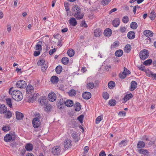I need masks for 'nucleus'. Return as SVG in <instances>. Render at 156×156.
Instances as JSON below:
<instances>
[{
  "label": "nucleus",
  "mask_w": 156,
  "mask_h": 156,
  "mask_svg": "<svg viewBox=\"0 0 156 156\" xmlns=\"http://www.w3.org/2000/svg\"><path fill=\"white\" fill-rule=\"evenodd\" d=\"M12 88H11L9 89V93L11 95L12 98L17 101L21 100L23 98L21 92L17 90H12Z\"/></svg>",
  "instance_id": "obj_1"
},
{
  "label": "nucleus",
  "mask_w": 156,
  "mask_h": 156,
  "mask_svg": "<svg viewBox=\"0 0 156 156\" xmlns=\"http://www.w3.org/2000/svg\"><path fill=\"white\" fill-rule=\"evenodd\" d=\"M36 117L33 119L32 120L33 125L34 128H37L40 126L41 122L40 119L41 118V115L38 113L36 115Z\"/></svg>",
  "instance_id": "obj_2"
},
{
  "label": "nucleus",
  "mask_w": 156,
  "mask_h": 156,
  "mask_svg": "<svg viewBox=\"0 0 156 156\" xmlns=\"http://www.w3.org/2000/svg\"><path fill=\"white\" fill-rule=\"evenodd\" d=\"M16 137V135L15 133H10L6 134L4 137V140L6 142L13 141Z\"/></svg>",
  "instance_id": "obj_3"
},
{
  "label": "nucleus",
  "mask_w": 156,
  "mask_h": 156,
  "mask_svg": "<svg viewBox=\"0 0 156 156\" xmlns=\"http://www.w3.org/2000/svg\"><path fill=\"white\" fill-rule=\"evenodd\" d=\"M52 150V154L55 156H58L61 154V148L59 146H56L53 147Z\"/></svg>",
  "instance_id": "obj_4"
},
{
  "label": "nucleus",
  "mask_w": 156,
  "mask_h": 156,
  "mask_svg": "<svg viewBox=\"0 0 156 156\" xmlns=\"http://www.w3.org/2000/svg\"><path fill=\"white\" fill-rule=\"evenodd\" d=\"M140 58L144 60L149 56V52L147 50L144 49L141 51L139 53Z\"/></svg>",
  "instance_id": "obj_5"
},
{
  "label": "nucleus",
  "mask_w": 156,
  "mask_h": 156,
  "mask_svg": "<svg viewBox=\"0 0 156 156\" xmlns=\"http://www.w3.org/2000/svg\"><path fill=\"white\" fill-rule=\"evenodd\" d=\"M124 71L122 73L119 74V77L121 79L125 78L127 75L130 74V72L129 70L125 68H124Z\"/></svg>",
  "instance_id": "obj_6"
},
{
  "label": "nucleus",
  "mask_w": 156,
  "mask_h": 156,
  "mask_svg": "<svg viewBox=\"0 0 156 156\" xmlns=\"http://www.w3.org/2000/svg\"><path fill=\"white\" fill-rule=\"evenodd\" d=\"M16 86L18 88H24L26 87L27 86V83L24 81L20 80L17 82Z\"/></svg>",
  "instance_id": "obj_7"
},
{
  "label": "nucleus",
  "mask_w": 156,
  "mask_h": 156,
  "mask_svg": "<svg viewBox=\"0 0 156 156\" xmlns=\"http://www.w3.org/2000/svg\"><path fill=\"white\" fill-rule=\"evenodd\" d=\"M48 98L50 101L53 102L56 100V96L55 94L54 93L51 92L48 94Z\"/></svg>",
  "instance_id": "obj_8"
},
{
  "label": "nucleus",
  "mask_w": 156,
  "mask_h": 156,
  "mask_svg": "<svg viewBox=\"0 0 156 156\" xmlns=\"http://www.w3.org/2000/svg\"><path fill=\"white\" fill-rule=\"evenodd\" d=\"M71 141L70 139H67L65 140L64 142V147L66 150L70 147L72 146Z\"/></svg>",
  "instance_id": "obj_9"
},
{
  "label": "nucleus",
  "mask_w": 156,
  "mask_h": 156,
  "mask_svg": "<svg viewBox=\"0 0 156 156\" xmlns=\"http://www.w3.org/2000/svg\"><path fill=\"white\" fill-rule=\"evenodd\" d=\"M84 15V14L81 12L80 10V11L75 12L74 13V16L77 20H80L83 18Z\"/></svg>",
  "instance_id": "obj_10"
},
{
  "label": "nucleus",
  "mask_w": 156,
  "mask_h": 156,
  "mask_svg": "<svg viewBox=\"0 0 156 156\" xmlns=\"http://www.w3.org/2000/svg\"><path fill=\"white\" fill-rule=\"evenodd\" d=\"M145 72L147 76L154 78L155 79H156V74L154 73L149 70L146 71Z\"/></svg>",
  "instance_id": "obj_11"
},
{
  "label": "nucleus",
  "mask_w": 156,
  "mask_h": 156,
  "mask_svg": "<svg viewBox=\"0 0 156 156\" xmlns=\"http://www.w3.org/2000/svg\"><path fill=\"white\" fill-rule=\"evenodd\" d=\"M39 101L40 103L42 106H45L47 104V100L44 97L41 98Z\"/></svg>",
  "instance_id": "obj_12"
},
{
  "label": "nucleus",
  "mask_w": 156,
  "mask_h": 156,
  "mask_svg": "<svg viewBox=\"0 0 156 156\" xmlns=\"http://www.w3.org/2000/svg\"><path fill=\"white\" fill-rule=\"evenodd\" d=\"M131 85L130 90L131 91H133L137 87V83L135 81H132L131 82Z\"/></svg>",
  "instance_id": "obj_13"
},
{
  "label": "nucleus",
  "mask_w": 156,
  "mask_h": 156,
  "mask_svg": "<svg viewBox=\"0 0 156 156\" xmlns=\"http://www.w3.org/2000/svg\"><path fill=\"white\" fill-rule=\"evenodd\" d=\"M7 111V107L4 105H0V113L4 114Z\"/></svg>",
  "instance_id": "obj_14"
},
{
  "label": "nucleus",
  "mask_w": 156,
  "mask_h": 156,
  "mask_svg": "<svg viewBox=\"0 0 156 156\" xmlns=\"http://www.w3.org/2000/svg\"><path fill=\"white\" fill-rule=\"evenodd\" d=\"M82 97L85 99H89L91 97V94L90 93L88 92H85L82 94Z\"/></svg>",
  "instance_id": "obj_15"
},
{
  "label": "nucleus",
  "mask_w": 156,
  "mask_h": 156,
  "mask_svg": "<svg viewBox=\"0 0 156 156\" xmlns=\"http://www.w3.org/2000/svg\"><path fill=\"white\" fill-rule=\"evenodd\" d=\"M69 22L70 24L73 26H75L77 24V22L76 19L73 17L70 18L69 20Z\"/></svg>",
  "instance_id": "obj_16"
},
{
  "label": "nucleus",
  "mask_w": 156,
  "mask_h": 156,
  "mask_svg": "<svg viewBox=\"0 0 156 156\" xmlns=\"http://www.w3.org/2000/svg\"><path fill=\"white\" fill-rule=\"evenodd\" d=\"M26 93L27 94H30L34 92V89L33 87L31 85H28L26 89Z\"/></svg>",
  "instance_id": "obj_17"
},
{
  "label": "nucleus",
  "mask_w": 156,
  "mask_h": 156,
  "mask_svg": "<svg viewBox=\"0 0 156 156\" xmlns=\"http://www.w3.org/2000/svg\"><path fill=\"white\" fill-rule=\"evenodd\" d=\"M16 118L17 119L20 120L23 119L24 117L23 113L19 112H16Z\"/></svg>",
  "instance_id": "obj_18"
},
{
  "label": "nucleus",
  "mask_w": 156,
  "mask_h": 156,
  "mask_svg": "<svg viewBox=\"0 0 156 156\" xmlns=\"http://www.w3.org/2000/svg\"><path fill=\"white\" fill-rule=\"evenodd\" d=\"M112 31L111 29L108 28L106 29L104 31V34L106 36H109L112 34Z\"/></svg>",
  "instance_id": "obj_19"
},
{
  "label": "nucleus",
  "mask_w": 156,
  "mask_h": 156,
  "mask_svg": "<svg viewBox=\"0 0 156 156\" xmlns=\"http://www.w3.org/2000/svg\"><path fill=\"white\" fill-rule=\"evenodd\" d=\"M135 36V33L133 31H129L128 33L127 37L130 39H133Z\"/></svg>",
  "instance_id": "obj_20"
},
{
  "label": "nucleus",
  "mask_w": 156,
  "mask_h": 156,
  "mask_svg": "<svg viewBox=\"0 0 156 156\" xmlns=\"http://www.w3.org/2000/svg\"><path fill=\"white\" fill-rule=\"evenodd\" d=\"M144 34L146 36L148 37H151L153 36V32L148 30H146L144 31Z\"/></svg>",
  "instance_id": "obj_21"
},
{
  "label": "nucleus",
  "mask_w": 156,
  "mask_h": 156,
  "mask_svg": "<svg viewBox=\"0 0 156 156\" xmlns=\"http://www.w3.org/2000/svg\"><path fill=\"white\" fill-rule=\"evenodd\" d=\"M120 22V20L119 18H115L113 21V25L114 27H117L119 25Z\"/></svg>",
  "instance_id": "obj_22"
},
{
  "label": "nucleus",
  "mask_w": 156,
  "mask_h": 156,
  "mask_svg": "<svg viewBox=\"0 0 156 156\" xmlns=\"http://www.w3.org/2000/svg\"><path fill=\"white\" fill-rule=\"evenodd\" d=\"M71 136L74 140L75 141H78V135L76 132L75 131L73 132Z\"/></svg>",
  "instance_id": "obj_23"
},
{
  "label": "nucleus",
  "mask_w": 156,
  "mask_h": 156,
  "mask_svg": "<svg viewBox=\"0 0 156 156\" xmlns=\"http://www.w3.org/2000/svg\"><path fill=\"white\" fill-rule=\"evenodd\" d=\"M133 95L131 93H130L126 94L123 98V99L126 102L128 100H129L130 98H132Z\"/></svg>",
  "instance_id": "obj_24"
},
{
  "label": "nucleus",
  "mask_w": 156,
  "mask_h": 156,
  "mask_svg": "<svg viewBox=\"0 0 156 156\" xmlns=\"http://www.w3.org/2000/svg\"><path fill=\"white\" fill-rule=\"evenodd\" d=\"M51 81L52 83H57L58 81V78L56 76H53L51 78Z\"/></svg>",
  "instance_id": "obj_25"
},
{
  "label": "nucleus",
  "mask_w": 156,
  "mask_h": 156,
  "mask_svg": "<svg viewBox=\"0 0 156 156\" xmlns=\"http://www.w3.org/2000/svg\"><path fill=\"white\" fill-rule=\"evenodd\" d=\"M65 104L67 107H71L73 105V103L71 100H68L65 102Z\"/></svg>",
  "instance_id": "obj_26"
},
{
  "label": "nucleus",
  "mask_w": 156,
  "mask_h": 156,
  "mask_svg": "<svg viewBox=\"0 0 156 156\" xmlns=\"http://www.w3.org/2000/svg\"><path fill=\"white\" fill-rule=\"evenodd\" d=\"M145 143L142 141H139L137 144V147L138 148H142L145 147Z\"/></svg>",
  "instance_id": "obj_27"
},
{
  "label": "nucleus",
  "mask_w": 156,
  "mask_h": 156,
  "mask_svg": "<svg viewBox=\"0 0 156 156\" xmlns=\"http://www.w3.org/2000/svg\"><path fill=\"white\" fill-rule=\"evenodd\" d=\"M42 42L41 41H39L36 46V50H37L41 51L42 50L41 44Z\"/></svg>",
  "instance_id": "obj_28"
},
{
  "label": "nucleus",
  "mask_w": 156,
  "mask_h": 156,
  "mask_svg": "<svg viewBox=\"0 0 156 156\" xmlns=\"http://www.w3.org/2000/svg\"><path fill=\"white\" fill-rule=\"evenodd\" d=\"M137 151L140 154L144 155L147 154L148 152L147 150L144 149H138Z\"/></svg>",
  "instance_id": "obj_29"
},
{
  "label": "nucleus",
  "mask_w": 156,
  "mask_h": 156,
  "mask_svg": "<svg viewBox=\"0 0 156 156\" xmlns=\"http://www.w3.org/2000/svg\"><path fill=\"white\" fill-rule=\"evenodd\" d=\"M6 103L9 107L11 108L12 107V99L10 98H7L5 99Z\"/></svg>",
  "instance_id": "obj_30"
},
{
  "label": "nucleus",
  "mask_w": 156,
  "mask_h": 156,
  "mask_svg": "<svg viewBox=\"0 0 156 156\" xmlns=\"http://www.w3.org/2000/svg\"><path fill=\"white\" fill-rule=\"evenodd\" d=\"M25 148L27 151H30L33 149V146L31 144H27L26 145Z\"/></svg>",
  "instance_id": "obj_31"
},
{
  "label": "nucleus",
  "mask_w": 156,
  "mask_h": 156,
  "mask_svg": "<svg viewBox=\"0 0 156 156\" xmlns=\"http://www.w3.org/2000/svg\"><path fill=\"white\" fill-rule=\"evenodd\" d=\"M115 83L113 81H110L108 83V86L109 88L112 89L115 86Z\"/></svg>",
  "instance_id": "obj_32"
},
{
  "label": "nucleus",
  "mask_w": 156,
  "mask_h": 156,
  "mask_svg": "<svg viewBox=\"0 0 156 156\" xmlns=\"http://www.w3.org/2000/svg\"><path fill=\"white\" fill-rule=\"evenodd\" d=\"M74 107L75 108V110L76 111H79L80 109V105L79 102L76 103L74 105Z\"/></svg>",
  "instance_id": "obj_33"
},
{
  "label": "nucleus",
  "mask_w": 156,
  "mask_h": 156,
  "mask_svg": "<svg viewBox=\"0 0 156 156\" xmlns=\"http://www.w3.org/2000/svg\"><path fill=\"white\" fill-rule=\"evenodd\" d=\"M137 23L135 22H132L130 24V28L133 29H136L137 27Z\"/></svg>",
  "instance_id": "obj_34"
},
{
  "label": "nucleus",
  "mask_w": 156,
  "mask_h": 156,
  "mask_svg": "<svg viewBox=\"0 0 156 156\" xmlns=\"http://www.w3.org/2000/svg\"><path fill=\"white\" fill-rule=\"evenodd\" d=\"M101 31L99 29H96L94 32V35L95 37H97L100 36Z\"/></svg>",
  "instance_id": "obj_35"
},
{
  "label": "nucleus",
  "mask_w": 156,
  "mask_h": 156,
  "mask_svg": "<svg viewBox=\"0 0 156 156\" xmlns=\"http://www.w3.org/2000/svg\"><path fill=\"white\" fill-rule=\"evenodd\" d=\"M123 54V51L121 50H118L116 51L115 53V55L116 56L120 57Z\"/></svg>",
  "instance_id": "obj_36"
},
{
  "label": "nucleus",
  "mask_w": 156,
  "mask_h": 156,
  "mask_svg": "<svg viewBox=\"0 0 156 156\" xmlns=\"http://www.w3.org/2000/svg\"><path fill=\"white\" fill-rule=\"evenodd\" d=\"M44 110L47 112H49L52 108L51 105L47 103L44 106Z\"/></svg>",
  "instance_id": "obj_37"
},
{
  "label": "nucleus",
  "mask_w": 156,
  "mask_h": 156,
  "mask_svg": "<svg viewBox=\"0 0 156 156\" xmlns=\"http://www.w3.org/2000/svg\"><path fill=\"white\" fill-rule=\"evenodd\" d=\"M69 62L68 58L67 57H64L62 59V62L64 65H66Z\"/></svg>",
  "instance_id": "obj_38"
},
{
  "label": "nucleus",
  "mask_w": 156,
  "mask_h": 156,
  "mask_svg": "<svg viewBox=\"0 0 156 156\" xmlns=\"http://www.w3.org/2000/svg\"><path fill=\"white\" fill-rule=\"evenodd\" d=\"M62 68L61 66H58L55 68V71L57 74H60L62 70Z\"/></svg>",
  "instance_id": "obj_39"
},
{
  "label": "nucleus",
  "mask_w": 156,
  "mask_h": 156,
  "mask_svg": "<svg viewBox=\"0 0 156 156\" xmlns=\"http://www.w3.org/2000/svg\"><path fill=\"white\" fill-rule=\"evenodd\" d=\"M131 49V46L129 44L126 45L124 48V51L128 53L130 52Z\"/></svg>",
  "instance_id": "obj_40"
},
{
  "label": "nucleus",
  "mask_w": 156,
  "mask_h": 156,
  "mask_svg": "<svg viewBox=\"0 0 156 156\" xmlns=\"http://www.w3.org/2000/svg\"><path fill=\"white\" fill-rule=\"evenodd\" d=\"M67 53L68 55L69 56L71 57L74 55L75 51L73 49H69Z\"/></svg>",
  "instance_id": "obj_41"
},
{
  "label": "nucleus",
  "mask_w": 156,
  "mask_h": 156,
  "mask_svg": "<svg viewBox=\"0 0 156 156\" xmlns=\"http://www.w3.org/2000/svg\"><path fill=\"white\" fill-rule=\"evenodd\" d=\"M72 10L73 12H75L80 11L81 10L80 8L77 5L74 6L72 9Z\"/></svg>",
  "instance_id": "obj_42"
},
{
  "label": "nucleus",
  "mask_w": 156,
  "mask_h": 156,
  "mask_svg": "<svg viewBox=\"0 0 156 156\" xmlns=\"http://www.w3.org/2000/svg\"><path fill=\"white\" fill-rule=\"evenodd\" d=\"M94 86V84L93 82H90L87 84V87L90 89H93Z\"/></svg>",
  "instance_id": "obj_43"
},
{
  "label": "nucleus",
  "mask_w": 156,
  "mask_h": 156,
  "mask_svg": "<svg viewBox=\"0 0 156 156\" xmlns=\"http://www.w3.org/2000/svg\"><path fill=\"white\" fill-rule=\"evenodd\" d=\"M116 102L115 100L112 99L109 101V105L111 106H114L116 104Z\"/></svg>",
  "instance_id": "obj_44"
},
{
  "label": "nucleus",
  "mask_w": 156,
  "mask_h": 156,
  "mask_svg": "<svg viewBox=\"0 0 156 156\" xmlns=\"http://www.w3.org/2000/svg\"><path fill=\"white\" fill-rule=\"evenodd\" d=\"M156 16V14L153 11H152L151 12L149 15V17L152 20H153L155 18Z\"/></svg>",
  "instance_id": "obj_45"
},
{
  "label": "nucleus",
  "mask_w": 156,
  "mask_h": 156,
  "mask_svg": "<svg viewBox=\"0 0 156 156\" xmlns=\"http://www.w3.org/2000/svg\"><path fill=\"white\" fill-rule=\"evenodd\" d=\"M69 95V96H75L76 94V90L73 89L71 90L68 93Z\"/></svg>",
  "instance_id": "obj_46"
},
{
  "label": "nucleus",
  "mask_w": 156,
  "mask_h": 156,
  "mask_svg": "<svg viewBox=\"0 0 156 156\" xmlns=\"http://www.w3.org/2000/svg\"><path fill=\"white\" fill-rule=\"evenodd\" d=\"M65 101H64L62 99H60V100H58V103L57 104L58 106H61L63 105L64 104H65Z\"/></svg>",
  "instance_id": "obj_47"
},
{
  "label": "nucleus",
  "mask_w": 156,
  "mask_h": 156,
  "mask_svg": "<svg viewBox=\"0 0 156 156\" xmlns=\"http://www.w3.org/2000/svg\"><path fill=\"white\" fill-rule=\"evenodd\" d=\"M45 60L44 59H42L39 60L37 62V64L38 66H42L45 63Z\"/></svg>",
  "instance_id": "obj_48"
},
{
  "label": "nucleus",
  "mask_w": 156,
  "mask_h": 156,
  "mask_svg": "<svg viewBox=\"0 0 156 156\" xmlns=\"http://www.w3.org/2000/svg\"><path fill=\"white\" fill-rule=\"evenodd\" d=\"M6 114L5 115L6 118L7 119L10 118L12 116V114L10 111H7Z\"/></svg>",
  "instance_id": "obj_49"
},
{
  "label": "nucleus",
  "mask_w": 156,
  "mask_h": 156,
  "mask_svg": "<svg viewBox=\"0 0 156 156\" xmlns=\"http://www.w3.org/2000/svg\"><path fill=\"white\" fill-rule=\"evenodd\" d=\"M152 62V60L149 59L144 61V64L145 66L150 65Z\"/></svg>",
  "instance_id": "obj_50"
},
{
  "label": "nucleus",
  "mask_w": 156,
  "mask_h": 156,
  "mask_svg": "<svg viewBox=\"0 0 156 156\" xmlns=\"http://www.w3.org/2000/svg\"><path fill=\"white\" fill-rule=\"evenodd\" d=\"M103 97L104 99L107 100L109 98V94L107 92H104L103 94Z\"/></svg>",
  "instance_id": "obj_51"
},
{
  "label": "nucleus",
  "mask_w": 156,
  "mask_h": 156,
  "mask_svg": "<svg viewBox=\"0 0 156 156\" xmlns=\"http://www.w3.org/2000/svg\"><path fill=\"white\" fill-rule=\"evenodd\" d=\"M129 20V18L127 16H125L123 17L122 21L124 23H127L128 22Z\"/></svg>",
  "instance_id": "obj_52"
},
{
  "label": "nucleus",
  "mask_w": 156,
  "mask_h": 156,
  "mask_svg": "<svg viewBox=\"0 0 156 156\" xmlns=\"http://www.w3.org/2000/svg\"><path fill=\"white\" fill-rule=\"evenodd\" d=\"M119 45V42L118 41H115L114 42L113 44L111 46V48H114L117 46H118Z\"/></svg>",
  "instance_id": "obj_53"
},
{
  "label": "nucleus",
  "mask_w": 156,
  "mask_h": 156,
  "mask_svg": "<svg viewBox=\"0 0 156 156\" xmlns=\"http://www.w3.org/2000/svg\"><path fill=\"white\" fill-rule=\"evenodd\" d=\"M10 129V127L8 126H3L2 127V130L5 132H7Z\"/></svg>",
  "instance_id": "obj_54"
},
{
  "label": "nucleus",
  "mask_w": 156,
  "mask_h": 156,
  "mask_svg": "<svg viewBox=\"0 0 156 156\" xmlns=\"http://www.w3.org/2000/svg\"><path fill=\"white\" fill-rule=\"evenodd\" d=\"M102 119V117L101 115L98 116L96 119V123L98 124Z\"/></svg>",
  "instance_id": "obj_55"
},
{
  "label": "nucleus",
  "mask_w": 156,
  "mask_h": 156,
  "mask_svg": "<svg viewBox=\"0 0 156 156\" xmlns=\"http://www.w3.org/2000/svg\"><path fill=\"white\" fill-rule=\"evenodd\" d=\"M41 66V69L43 72L45 71L48 68V66L45 63Z\"/></svg>",
  "instance_id": "obj_56"
},
{
  "label": "nucleus",
  "mask_w": 156,
  "mask_h": 156,
  "mask_svg": "<svg viewBox=\"0 0 156 156\" xmlns=\"http://www.w3.org/2000/svg\"><path fill=\"white\" fill-rule=\"evenodd\" d=\"M111 1V0H102L101 2L103 5H108Z\"/></svg>",
  "instance_id": "obj_57"
},
{
  "label": "nucleus",
  "mask_w": 156,
  "mask_h": 156,
  "mask_svg": "<svg viewBox=\"0 0 156 156\" xmlns=\"http://www.w3.org/2000/svg\"><path fill=\"white\" fill-rule=\"evenodd\" d=\"M84 118L83 115H80L78 117V120L81 123L83 122V119Z\"/></svg>",
  "instance_id": "obj_58"
},
{
  "label": "nucleus",
  "mask_w": 156,
  "mask_h": 156,
  "mask_svg": "<svg viewBox=\"0 0 156 156\" xmlns=\"http://www.w3.org/2000/svg\"><path fill=\"white\" fill-rule=\"evenodd\" d=\"M137 67H138V69H139V70H141L144 71V72L146 71H145V69H144V68H145L144 66L143 65H141L140 66H138Z\"/></svg>",
  "instance_id": "obj_59"
},
{
  "label": "nucleus",
  "mask_w": 156,
  "mask_h": 156,
  "mask_svg": "<svg viewBox=\"0 0 156 156\" xmlns=\"http://www.w3.org/2000/svg\"><path fill=\"white\" fill-rule=\"evenodd\" d=\"M64 5L66 11H69V4L67 3H64Z\"/></svg>",
  "instance_id": "obj_60"
},
{
  "label": "nucleus",
  "mask_w": 156,
  "mask_h": 156,
  "mask_svg": "<svg viewBox=\"0 0 156 156\" xmlns=\"http://www.w3.org/2000/svg\"><path fill=\"white\" fill-rule=\"evenodd\" d=\"M125 140H122L120 142L119 144V145L120 146V147H122V145H123V146H125Z\"/></svg>",
  "instance_id": "obj_61"
},
{
  "label": "nucleus",
  "mask_w": 156,
  "mask_h": 156,
  "mask_svg": "<svg viewBox=\"0 0 156 156\" xmlns=\"http://www.w3.org/2000/svg\"><path fill=\"white\" fill-rule=\"evenodd\" d=\"M126 30V28L124 27H121L120 29V31L121 32L123 33L125 32Z\"/></svg>",
  "instance_id": "obj_62"
},
{
  "label": "nucleus",
  "mask_w": 156,
  "mask_h": 156,
  "mask_svg": "<svg viewBox=\"0 0 156 156\" xmlns=\"http://www.w3.org/2000/svg\"><path fill=\"white\" fill-rule=\"evenodd\" d=\"M26 150L23 149L21 150L20 152V155L21 156H23L25 154L26 152Z\"/></svg>",
  "instance_id": "obj_63"
},
{
  "label": "nucleus",
  "mask_w": 156,
  "mask_h": 156,
  "mask_svg": "<svg viewBox=\"0 0 156 156\" xmlns=\"http://www.w3.org/2000/svg\"><path fill=\"white\" fill-rule=\"evenodd\" d=\"M106 154L104 151H102L99 154V156H106Z\"/></svg>",
  "instance_id": "obj_64"
}]
</instances>
